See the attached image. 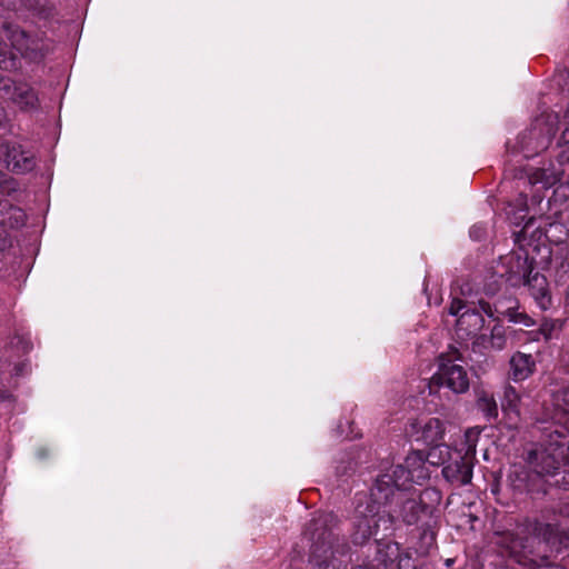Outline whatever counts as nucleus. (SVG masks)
Segmentation results:
<instances>
[{"mask_svg":"<svg viewBox=\"0 0 569 569\" xmlns=\"http://www.w3.org/2000/svg\"><path fill=\"white\" fill-rule=\"evenodd\" d=\"M556 270L560 278L569 273V248H560L555 257Z\"/></svg>","mask_w":569,"mask_h":569,"instance_id":"nucleus-27","label":"nucleus"},{"mask_svg":"<svg viewBox=\"0 0 569 569\" xmlns=\"http://www.w3.org/2000/svg\"><path fill=\"white\" fill-rule=\"evenodd\" d=\"M520 392L511 385L505 386L503 396L501 399L502 411L508 416L513 415L516 418H518L520 416Z\"/></svg>","mask_w":569,"mask_h":569,"instance_id":"nucleus-23","label":"nucleus"},{"mask_svg":"<svg viewBox=\"0 0 569 569\" xmlns=\"http://www.w3.org/2000/svg\"><path fill=\"white\" fill-rule=\"evenodd\" d=\"M442 386L455 393H463L469 389V378L465 368L453 363L443 355L439 357L438 370L430 379V393L436 392V388Z\"/></svg>","mask_w":569,"mask_h":569,"instance_id":"nucleus-5","label":"nucleus"},{"mask_svg":"<svg viewBox=\"0 0 569 569\" xmlns=\"http://www.w3.org/2000/svg\"><path fill=\"white\" fill-rule=\"evenodd\" d=\"M555 136L552 127L548 126L541 120L527 131H525L518 139L520 151L526 158H531L540 151L546 150Z\"/></svg>","mask_w":569,"mask_h":569,"instance_id":"nucleus-8","label":"nucleus"},{"mask_svg":"<svg viewBox=\"0 0 569 569\" xmlns=\"http://www.w3.org/2000/svg\"><path fill=\"white\" fill-rule=\"evenodd\" d=\"M413 478L401 465H397L391 473H385L380 476L375 487L371 490L372 502L378 506H387L393 501L398 492L407 489V487L413 483Z\"/></svg>","mask_w":569,"mask_h":569,"instance_id":"nucleus-4","label":"nucleus"},{"mask_svg":"<svg viewBox=\"0 0 569 569\" xmlns=\"http://www.w3.org/2000/svg\"><path fill=\"white\" fill-rule=\"evenodd\" d=\"M489 343L496 350H502L506 347L507 338L502 326L497 325L492 328Z\"/></svg>","mask_w":569,"mask_h":569,"instance_id":"nucleus-28","label":"nucleus"},{"mask_svg":"<svg viewBox=\"0 0 569 569\" xmlns=\"http://www.w3.org/2000/svg\"><path fill=\"white\" fill-rule=\"evenodd\" d=\"M480 433L481 430L477 427L467 429L463 436V442L461 443V447L458 448L457 450H462V455L475 461L476 447Z\"/></svg>","mask_w":569,"mask_h":569,"instance_id":"nucleus-24","label":"nucleus"},{"mask_svg":"<svg viewBox=\"0 0 569 569\" xmlns=\"http://www.w3.org/2000/svg\"><path fill=\"white\" fill-rule=\"evenodd\" d=\"M411 436L428 446L439 445L445 436V423L439 418H427L411 423Z\"/></svg>","mask_w":569,"mask_h":569,"instance_id":"nucleus-14","label":"nucleus"},{"mask_svg":"<svg viewBox=\"0 0 569 569\" xmlns=\"http://www.w3.org/2000/svg\"><path fill=\"white\" fill-rule=\"evenodd\" d=\"M331 517L332 516L329 513L320 515L317 518H313L310 522L309 530H312L310 555L317 566L326 563L331 556L332 533L329 530L323 529L316 537V532L319 531Z\"/></svg>","mask_w":569,"mask_h":569,"instance_id":"nucleus-10","label":"nucleus"},{"mask_svg":"<svg viewBox=\"0 0 569 569\" xmlns=\"http://www.w3.org/2000/svg\"><path fill=\"white\" fill-rule=\"evenodd\" d=\"M526 218V214H521L519 219L523 220Z\"/></svg>","mask_w":569,"mask_h":569,"instance_id":"nucleus-43","label":"nucleus"},{"mask_svg":"<svg viewBox=\"0 0 569 569\" xmlns=\"http://www.w3.org/2000/svg\"><path fill=\"white\" fill-rule=\"evenodd\" d=\"M485 319L478 310H466L462 312L456 323L458 333L462 337H475L483 328Z\"/></svg>","mask_w":569,"mask_h":569,"instance_id":"nucleus-17","label":"nucleus"},{"mask_svg":"<svg viewBox=\"0 0 569 569\" xmlns=\"http://www.w3.org/2000/svg\"><path fill=\"white\" fill-rule=\"evenodd\" d=\"M516 226H519L520 224V221L518 220V217H515L513 221H512Z\"/></svg>","mask_w":569,"mask_h":569,"instance_id":"nucleus-40","label":"nucleus"},{"mask_svg":"<svg viewBox=\"0 0 569 569\" xmlns=\"http://www.w3.org/2000/svg\"><path fill=\"white\" fill-rule=\"evenodd\" d=\"M552 413L539 421L541 425V439L539 442H548L549 433L551 429L556 428L557 425H561L569 429V386L561 387L552 393Z\"/></svg>","mask_w":569,"mask_h":569,"instance_id":"nucleus-9","label":"nucleus"},{"mask_svg":"<svg viewBox=\"0 0 569 569\" xmlns=\"http://www.w3.org/2000/svg\"><path fill=\"white\" fill-rule=\"evenodd\" d=\"M557 328H560L559 321L546 320L541 326V331L545 335L546 339H550L552 336V331Z\"/></svg>","mask_w":569,"mask_h":569,"instance_id":"nucleus-32","label":"nucleus"},{"mask_svg":"<svg viewBox=\"0 0 569 569\" xmlns=\"http://www.w3.org/2000/svg\"><path fill=\"white\" fill-rule=\"evenodd\" d=\"M478 311H480L481 315H482V312L486 313L490 318L495 317V310L492 309L490 303L487 301H483V300L479 301V310Z\"/></svg>","mask_w":569,"mask_h":569,"instance_id":"nucleus-34","label":"nucleus"},{"mask_svg":"<svg viewBox=\"0 0 569 569\" xmlns=\"http://www.w3.org/2000/svg\"><path fill=\"white\" fill-rule=\"evenodd\" d=\"M399 558L400 549L398 543L391 541H377L376 556L371 562H373L376 566H379L381 569H387L389 565L399 560Z\"/></svg>","mask_w":569,"mask_h":569,"instance_id":"nucleus-19","label":"nucleus"},{"mask_svg":"<svg viewBox=\"0 0 569 569\" xmlns=\"http://www.w3.org/2000/svg\"><path fill=\"white\" fill-rule=\"evenodd\" d=\"M452 450L446 445H435L430 448L428 453L425 456L426 461L432 466H443L450 458Z\"/></svg>","mask_w":569,"mask_h":569,"instance_id":"nucleus-25","label":"nucleus"},{"mask_svg":"<svg viewBox=\"0 0 569 569\" xmlns=\"http://www.w3.org/2000/svg\"><path fill=\"white\" fill-rule=\"evenodd\" d=\"M521 204L526 206V197L521 196Z\"/></svg>","mask_w":569,"mask_h":569,"instance_id":"nucleus-41","label":"nucleus"},{"mask_svg":"<svg viewBox=\"0 0 569 569\" xmlns=\"http://www.w3.org/2000/svg\"><path fill=\"white\" fill-rule=\"evenodd\" d=\"M0 68L3 70H12L18 68L17 59L13 54L6 51V44L0 42Z\"/></svg>","mask_w":569,"mask_h":569,"instance_id":"nucleus-29","label":"nucleus"},{"mask_svg":"<svg viewBox=\"0 0 569 569\" xmlns=\"http://www.w3.org/2000/svg\"><path fill=\"white\" fill-rule=\"evenodd\" d=\"M3 181V174L0 172V184L2 183Z\"/></svg>","mask_w":569,"mask_h":569,"instance_id":"nucleus-42","label":"nucleus"},{"mask_svg":"<svg viewBox=\"0 0 569 569\" xmlns=\"http://www.w3.org/2000/svg\"><path fill=\"white\" fill-rule=\"evenodd\" d=\"M433 508L426 505L422 499H407L402 503L401 517L407 525L428 523L426 520L431 518Z\"/></svg>","mask_w":569,"mask_h":569,"instance_id":"nucleus-16","label":"nucleus"},{"mask_svg":"<svg viewBox=\"0 0 569 569\" xmlns=\"http://www.w3.org/2000/svg\"><path fill=\"white\" fill-rule=\"evenodd\" d=\"M370 515H360L357 517L355 522V530L352 532V541L356 545H363L370 540L377 533L379 522L392 523V517L388 512L387 518L380 515L379 508L373 512L370 509Z\"/></svg>","mask_w":569,"mask_h":569,"instance_id":"nucleus-12","label":"nucleus"},{"mask_svg":"<svg viewBox=\"0 0 569 569\" xmlns=\"http://www.w3.org/2000/svg\"><path fill=\"white\" fill-rule=\"evenodd\" d=\"M510 487L517 492L535 491L533 483L529 481L528 471L521 466H515L508 475Z\"/></svg>","mask_w":569,"mask_h":569,"instance_id":"nucleus-22","label":"nucleus"},{"mask_svg":"<svg viewBox=\"0 0 569 569\" xmlns=\"http://www.w3.org/2000/svg\"><path fill=\"white\" fill-rule=\"evenodd\" d=\"M472 468L473 460L462 455V450H452L442 475L448 482L461 487L471 482Z\"/></svg>","mask_w":569,"mask_h":569,"instance_id":"nucleus-11","label":"nucleus"},{"mask_svg":"<svg viewBox=\"0 0 569 569\" xmlns=\"http://www.w3.org/2000/svg\"><path fill=\"white\" fill-rule=\"evenodd\" d=\"M4 37L21 57L30 61L42 59L48 50L43 39L31 34L18 26H4Z\"/></svg>","mask_w":569,"mask_h":569,"instance_id":"nucleus-6","label":"nucleus"},{"mask_svg":"<svg viewBox=\"0 0 569 569\" xmlns=\"http://www.w3.org/2000/svg\"><path fill=\"white\" fill-rule=\"evenodd\" d=\"M477 408L488 420L496 419L498 417V405L492 395L481 392L477 399Z\"/></svg>","mask_w":569,"mask_h":569,"instance_id":"nucleus-26","label":"nucleus"},{"mask_svg":"<svg viewBox=\"0 0 569 569\" xmlns=\"http://www.w3.org/2000/svg\"><path fill=\"white\" fill-rule=\"evenodd\" d=\"M7 116L3 108L0 107V127L2 128L6 123Z\"/></svg>","mask_w":569,"mask_h":569,"instance_id":"nucleus-38","label":"nucleus"},{"mask_svg":"<svg viewBox=\"0 0 569 569\" xmlns=\"http://www.w3.org/2000/svg\"><path fill=\"white\" fill-rule=\"evenodd\" d=\"M556 485L566 490H569V472H563L561 479L556 480Z\"/></svg>","mask_w":569,"mask_h":569,"instance_id":"nucleus-35","label":"nucleus"},{"mask_svg":"<svg viewBox=\"0 0 569 569\" xmlns=\"http://www.w3.org/2000/svg\"><path fill=\"white\" fill-rule=\"evenodd\" d=\"M561 228L562 226L559 223H545L543 226L540 223L533 228V232H539V238L543 234L547 239H550L555 236V231Z\"/></svg>","mask_w":569,"mask_h":569,"instance_id":"nucleus-31","label":"nucleus"},{"mask_svg":"<svg viewBox=\"0 0 569 569\" xmlns=\"http://www.w3.org/2000/svg\"><path fill=\"white\" fill-rule=\"evenodd\" d=\"M6 249V237L4 233L0 230V251Z\"/></svg>","mask_w":569,"mask_h":569,"instance_id":"nucleus-39","label":"nucleus"},{"mask_svg":"<svg viewBox=\"0 0 569 569\" xmlns=\"http://www.w3.org/2000/svg\"><path fill=\"white\" fill-rule=\"evenodd\" d=\"M522 286L528 287L530 295L539 302V305L546 309L550 302L547 297V279L539 272H532L528 274Z\"/></svg>","mask_w":569,"mask_h":569,"instance_id":"nucleus-20","label":"nucleus"},{"mask_svg":"<svg viewBox=\"0 0 569 569\" xmlns=\"http://www.w3.org/2000/svg\"><path fill=\"white\" fill-rule=\"evenodd\" d=\"M355 569H381L379 566H376L373 562L363 563L361 566H358Z\"/></svg>","mask_w":569,"mask_h":569,"instance_id":"nucleus-37","label":"nucleus"},{"mask_svg":"<svg viewBox=\"0 0 569 569\" xmlns=\"http://www.w3.org/2000/svg\"><path fill=\"white\" fill-rule=\"evenodd\" d=\"M426 457L421 451L410 452L402 463L413 478L415 483L428 479V469L426 468Z\"/></svg>","mask_w":569,"mask_h":569,"instance_id":"nucleus-21","label":"nucleus"},{"mask_svg":"<svg viewBox=\"0 0 569 569\" xmlns=\"http://www.w3.org/2000/svg\"><path fill=\"white\" fill-rule=\"evenodd\" d=\"M0 93L22 111H33L39 107L37 91L24 81L1 77Z\"/></svg>","mask_w":569,"mask_h":569,"instance_id":"nucleus-7","label":"nucleus"},{"mask_svg":"<svg viewBox=\"0 0 569 569\" xmlns=\"http://www.w3.org/2000/svg\"><path fill=\"white\" fill-rule=\"evenodd\" d=\"M465 308V302L460 299H453L449 307V313L457 316Z\"/></svg>","mask_w":569,"mask_h":569,"instance_id":"nucleus-33","label":"nucleus"},{"mask_svg":"<svg viewBox=\"0 0 569 569\" xmlns=\"http://www.w3.org/2000/svg\"><path fill=\"white\" fill-rule=\"evenodd\" d=\"M560 526L526 518L511 529L495 531L493 542L502 553L528 569H566L558 565L545 566L548 546L560 541V533L565 531Z\"/></svg>","mask_w":569,"mask_h":569,"instance_id":"nucleus-1","label":"nucleus"},{"mask_svg":"<svg viewBox=\"0 0 569 569\" xmlns=\"http://www.w3.org/2000/svg\"><path fill=\"white\" fill-rule=\"evenodd\" d=\"M0 154L4 156L7 168L16 173L30 172L36 167L34 156L19 144L2 143Z\"/></svg>","mask_w":569,"mask_h":569,"instance_id":"nucleus-13","label":"nucleus"},{"mask_svg":"<svg viewBox=\"0 0 569 569\" xmlns=\"http://www.w3.org/2000/svg\"><path fill=\"white\" fill-rule=\"evenodd\" d=\"M506 315L510 322L521 323L526 327H530L533 325V320L525 312H519V311H516V310L509 308L507 310Z\"/></svg>","mask_w":569,"mask_h":569,"instance_id":"nucleus-30","label":"nucleus"},{"mask_svg":"<svg viewBox=\"0 0 569 569\" xmlns=\"http://www.w3.org/2000/svg\"><path fill=\"white\" fill-rule=\"evenodd\" d=\"M535 371V361L531 355L515 353L510 359L509 377L516 382L528 379Z\"/></svg>","mask_w":569,"mask_h":569,"instance_id":"nucleus-18","label":"nucleus"},{"mask_svg":"<svg viewBox=\"0 0 569 569\" xmlns=\"http://www.w3.org/2000/svg\"><path fill=\"white\" fill-rule=\"evenodd\" d=\"M565 173L566 168L559 167L556 159L542 167L529 169L526 182L530 186L541 184V188L548 189L559 182Z\"/></svg>","mask_w":569,"mask_h":569,"instance_id":"nucleus-15","label":"nucleus"},{"mask_svg":"<svg viewBox=\"0 0 569 569\" xmlns=\"http://www.w3.org/2000/svg\"><path fill=\"white\" fill-rule=\"evenodd\" d=\"M522 459L537 477H552L569 465V428L557 425L549 433L548 442L526 447Z\"/></svg>","mask_w":569,"mask_h":569,"instance_id":"nucleus-2","label":"nucleus"},{"mask_svg":"<svg viewBox=\"0 0 569 569\" xmlns=\"http://www.w3.org/2000/svg\"><path fill=\"white\" fill-rule=\"evenodd\" d=\"M559 515L563 518V519H568L569 520V502H562L559 507Z\"/></svg>","mask_w":569,"mask_h":569,"instance_id":"nucleus-36","label":"nucleus"},{"mask_svg":"<svg viewBox=\"0 0 569 569\" xmlns=\"http://www.w3.org/2000/svg\"><path fill=\"white\" fill-rule=\"evenodd\" d=\"M535 223L536 218L529 217L519 231H513L515 242L519 244V248L499 259L497 273L511 287H521L528 274L533 271V261L529 259L528 251L523 248V241Z\"/></svg>","mask_w":569,"mask_h":569,"instance_id":"nucleus-3","label":"nucleus"}]
</instances>
